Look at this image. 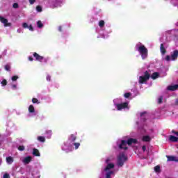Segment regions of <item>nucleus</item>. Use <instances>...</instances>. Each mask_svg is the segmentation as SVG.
Wrapping results in <instances>:
<instances>
[{
    "instance_id": "nucleus-39",
    "label": "nucleus",
    "mask_w": 178,
    "mask_h": 178,
    "mask_svg": "<svg viewBox=\"0 0 178 178\" xmlns=\"http://www.w3.org/2000/svg\"><path fill=\"white\" fill-rule=\"evenodd\" d=\"M175 33H176V30H172V31H170L168 33V34H172V35H173V34H175Z\"/></svg>"
},
{
    "instance_id": "nucleus-35",
    "label": "nucleus",
    "mask_w": 178,
    "mask_h": 178,
    "mask_svg": "<svg viewBox=\"0 0 178 178\" xmlns=\"http://www.w3.org/2000/svg\"><path fill=\"white\" fill-rule=\"evenodd\" d=\"M162 101H163V97L159 96V97L158 98L159 104H162Z\"/></svg>"
},
{
    "instance_id": "nucleus-38",
    "label": "nucleus",
    "mask_w": 178,
    "mask_h": 178,
    "mask_svg": "<svg viewBox=\"0 0 178 178\" xmlns=\"http://www.w3.org/2000/svg\"><path fill=\"white\" fill-rule=\"evenodd\" d=\"M24 149H25V147H24V145H20V146L18 147V150L19 151H24Z\"/></svg>"
},
{
    "instance_id": "nucleus-3",
    "label": "nucleus",
    "mask_w": 178,
    "mask_h": 178,
    "mask_svg": "<svg viewBox=\"0 0 178 178\" xmlns=\"http://www.w3.org/2000/svg\"><path fill=\"white\" fill-rule=\"evenodd\" d=\"M113 104L117 108V111H129L130 106H129V102H123L120 98H116L113 100Z\"/></svg>"
},
{
    "instance_id": "nucleus-8",
    "label": "nucleus",
    "mask_w": 178,
    "mask_h": 178,
    "mask_svg": "<svg viewBox=\"0 0 178 178\" xmlns=\"http://www.w3.org/2000/svg\"><path fill=\"white\" fill-rule=\"evenodd\" d=\"M151 73H149V72H145L144 75L139 76V83L140 84H144V83H147V81H148V80L149 79Z\"/></svg>"
},
{
    "instance_id": "nucleus-24",
    "label": "nucleus",
    "mask_w": 178,
    "mask_h": 178,
    "mask_svg": "<svg viewBox=\"0 0 178 178\" xmlns=\"http://www.w3.org/2000/svg\"><path fill=\"white\" fill-rule=\"evenodd\" d=\"M6 162H7L8 165H12V163H13V157H12V156L7 157Z\"/></svg>"
},
{
    "instance_id": "nucleus-7",
    "label": "nucleus",
    "mask_w": 178,
    "mask_h": 178,
    "mask_svg": "<svg viewBox=\"0 0 178 178\" xmlns=\"http://www.w3.org/2000/svg\"><path fill=\"white\" fill-rule=\"evenodd\" d=\"M19 79V76L14 75L11 76L10 81L8 84L9 88L12 91H17L19 90V83H17V79Z\"/></svg>"
},
{
    "instance_id": "nucleus-10",
    "label": "nucleus",
    "mask_w": 178,
    "mask_h": 178,
    "mask_svg": "<svg viewBox=\"0 0 178 178\" xmlns=\"http://www.w3.org/2000/svg\"><path fill=\"white\" fill-rule=\"evenodd\" d=\"M72 147L73 145H72V143H70L67 141H66L64 142V143L61 146V149L63 151H65V152H70V151H72Z\"/></svg>"
},
{
    "instance_id": "nucleus-40",
    "label": "nucleus",
    "mask_w": 178,
    "mask_h": 178,
    "mask_svg": "<svg viewBox=\"0 0 178 178\" xmlns=\"http://www.w3.org/2000/svg\"><path fill=\"white\" fill-rule=\"evenodd\" d=\"M6 55V51H4L1 55H0V59H2L3 56H5Z\"/></svg>"
},
{
    "instance_id": "nucleus-34",
    "label": "nucleus",
    "mask_w": 178,
    "mask_h": 178,
    "mask_svg": "<svg viewBox=\"0 0 178 178\" xmlns=\"http://www.w3.org/2000/svg\"><path fill=\"white\" fill-rule=\"evenodd\" d=\"M124 98H130L131 97V94L130 92H126L124 95Z\"/></svg>"
},
{
    "instance_id": "nucleus-41",
    "label": "nucleus",
    "mask_w": 178,
    "mask_h": 178,
    "mask_svg": "<svg viewBox=\"0 0 178 178\" xmlns=\"http://www.w3.org/2000/svg\"><path fill=\"white\" fill-rule=\"evenodd\" d=\"M3 178H10L9 174L5 173V174L3 175Z\"/></svg>"
},
{
    "instance_id": "nucleus-17",
    "label": "nucleus",
    "mask_w": 178,
    "mask_h": 178,
    "mask_svg": "<svg viewBox=\"0 0 178 178\" xmlns=\"http://www.w3.org/2000/svg\"><path fill=\"white\" fill-rule=\"evenodd\" d=\"M76 135H71L69 138L68 140H67V142H68L70 144H72V145H73V143H74V141H76Z\"/></svg>"
},
{
    "instance_id": "nucleus-9",
    "label": "nucleus",
    "mask_w": 178,
    "mask_h": 178,
    "mask_svg": "<svg viewBox=\"0 0 178 178\" xmlns=\"http://www.w3.org/2000/svg\"><path fill=\"white\" fill-rule=\"evenodd\" d=\"M177 58H178V50H175L171 54V56L168 55L165 56V58L163 59L164 60H166L167 62H170V60H176Z\"/></svg>"
},
{
    "instance_id": "nucleus-32",
    "label": "nucleus",
    "mask_w": 178,
    "mask_h": 178,
    "mask_svg": "<svg viewBox=\"0 0 178 178\" xmlns=\"http://www.w3.org/2000/svg\"><path fill=\"white\" fill-rule=\"evenodd\" d=\"M154 172H156L159 173V172H161V167L159 165H156L154 167Z\"/></svg>"
},
{
    "instance_id": "nucleus-42",
    "label": "nucleus",
    "mask_w": 178,
    "mask_h": 178,
    "mask_svg": "<svg viewBox=\"0 0 178 178\" xmlns=\"http://www.w3.org/2000/svg\"><path fill=\"white\" fill-rule=\"evenodd\" d=\"M13 6V8H15L16 9V8H19V4H17V3H15Z\"/></svg>"
},
{
    "instance_id": "nucleus-43",
    "label": "nucleus",
    "mask_w": 178,
    "mask_h": 178,
    "mask_svg": "<svg viewBox=\"0 0 178 178\" xmlns=\"http://www.w3.org/2000/svg\"><path fill=\"white\" fill-rule=\"evenodd\" d=\"M47 81H51V76H49V75L47 76Z\"/></svg>"
},
{
    "instance_id": "nucleus-4",
    "label": "nucleus",
    "mask_w": 178,
    "mask_h": 178,
    "mask_svg": "<svg viewBox=\"0 0 178 178\" xmlns=\"http://www.w3.org/2000/svg\"><path fill=\"white\" fill-rule=\"evenodd\" d=\"M135 49L141 56L142 59H147V57L148 56V49L145 46H144V44H143V43H137L136 44Z\"/></svg>"
},
{
    "instance_id": "nucleus-47",
    "label": "nucleus",
    "mask_w": 178,
    "mask_h": 178,
    "mask_svg": "<svg viewBox=\"0 0 178 178\" xmlns=\"http://www.w3.org/2000/svg\"><path fill=\"white\" fill-rule=\"evenodd\" d=\"M58 31H62V26H58Z\"/></svg>"
},
{
    "instance_id": "nucleus-12",
    "label": "nucleus",
    "mask_w": 178,
    "mask_h": 178,
    "mask_svg": "<svg viewBox=\"0 0 178 178\" xmlns=\"http://www.w3.org/2000/svg\"><path fill=\"white\" fill-rule=\"evenodd\" d=\"M29 116L30 118H34V116H37V111H35V108H34V106L33 104H31L29 108Z\"/></svg>"
},
{
    "instance_id": "nucleus-11",
    "label": "nucleus",
    "mask_w": 178,
    "mask_h": 178,
    "mask_svg": "<svg viewBox=\"0 0 178 178\" xmlns=\"http://www.w3.org/2000/svg\"><path fill=\"white\" fill-rule=\"evenodd\" d=\"M147 134L149 135L143 136L142 138V141H144L145 143L149 142L150 140L152 138V134H154V130L150 129L147 131Z\"/></svg>"
},
{
    "instance_id": "nucleus-37",
    "label": "nucleus",
    "mask_w": 178,
    "mask_h": 178,
    "mask_svg": "<svg viewBox=\"0 0 178 178\" xmlns=\"http://www.w3.org/2000/svg\"><path fill=\"white\" fill-rule=\"evenodd\" d=\"M5 70H7V72H9V70H10V65L9 64L5 65Z\"/></svg>"
},
{
    "instance_id": "nucleus-23",
    "label": "nucleus",
    "mask_w": 178,
    "mask_h": 178,
    "mask_svg": "<svg viewBox=\"0 0 178 178\" xmlns=\"http://www.w3.org/2000/svg\"><path fill=\"white\" fill-rule=\"evenodd\" d=\"M32 154L34 156H41V154L40 153V151L37 149H33Z\"/></svg>"
},
{
    "instance_id": "nucleus-29",
    "label": "nucleus",
    "mask_w": 178,
    "mask_h": 178,
    "mask_svg": "<svg viewBox=\"0 0 178 178\" xmlns=\"http://www.w3.org/2000/svg\"><path fill=\"white\" fill-rule=\"evenodd\" d=\"M38 140L40 141V143H45V137L38 136Z\"/></svg>"
},
{
    "instance_id": "nucleus-22",
    "label": "nucleus",
    "mask_w": 178,
    "mask_h": 178,
    "mask_svg": "<svg viewBox=\"0 0 178 178\" xmlns=\"http://www.w3.org/2000/svg\"><path fill=\"white\" fill-rule=\"evenodd\" d=\"M178 88V85H172V86H169L167 88V90L169 91H176Z\"/></svg>"
},
{
    "instance_id": "nucleus-27",
    "label": "nucleus",
    "mask_w": 178,
    "mask_h": 178,
    "mask_svg": "<svg viewBox=\"0 0 178 178\" xmlns=\"http://www.w3.org/2000/svg\"><path fill=\"white\" fill-rule=\"evenodd\" d=\"M47 138H50L52 136V130L46 131Z\"/></svg>"
},
{
    "instance_id": "nucleus-31",
    "label": "nucleus",
    "mask_w": 178,
    "mask_h": 178,
    "mask_svg": "<svg viewBox=\"0 0 178 178\" xmlns=\"http://www.w3.org/2000/svg\"><path fill=\"white\" fill-rule=\"evenodd\" d=\"M72 145L74 146L75 149H79V147H80L79 143H72Z\"/></svg>"
},
{
    "instance_id": "nucleus-26",
    "label": "nucleus",
    "mask_w": 178,
    "mask_h": 178,
    "mask_svg": "<svg viewBox=\"0 0 178 178\" xmlns=\"http://www.w3.org/2000/svg\"><path fill=\"white\" fill-rule=\"evenodd\" d=\"M151 77L153 80H155L159 77V74L158 72H154L151 75Z\"/></svg>"
},
{
    "instance_id": "nucleus-20",
    "label": "nucleus",
    "mask_w": 178,
    "mask_h": 178,
    "mask_svg": "<svg viewBox=\"0 0 178 178\" xmlns=\"http://www.w3.org/2000/svg\"><path fill=\"white\" fill-rule=\"evenodd\" d=\"M32 177L33 178H40L41 175H40V171L35 170H33L31 173Z\"/></svg>"
},
{
    "instance_id": "nucleus-16",
    "label": "nucleus",
    "mask_w": 178,
    "mask_h": 178,
    "mask_svg": "<svg viewBox=\"0 0 178 178\" xmlns=\"http://www.w3.org/2000/svg\"><path fill=\"white\" fill-rule=\"evenodd\" d=\"M168 162H178V156H166Z\"/></svg>"
},
{
    "instance_id": "nucleus-52",
    "label": "nucleus",
    "mask_w": 178,
    "mask_h": 178,
    "mask_svg": "<svg viewBox=\"0 0 178 178\" xmlns=\"http://www.w3.org/2000/svg\"><path fill=\"white\" fill-rule=\"evenodd\" d=\"M136 152H137V150H136Z\"/></svg>"
},
{
    "instance_id": "nucleus-18",
    "label": "nucleus",
    "mask_w": 178,
    "mask_h": 178,
    "mask_svg": "<svg viewBox=\"0 0 178 178\" xmlns=\"http://www.w3.org/2000/svg\"><path fill=\"white\" fill-rule=\"evenodd\" d=\"M33 57L38 60V62H42L44 60V57L40 56L37 53H33Z\"/></svg>"
},
{
    "instance_id": "nucleus-25",
    "label": "nucleus",
    "mask_w": 178,
    "mask_h": 178,
    "mask_svg": "<svg viewBox=\"0 0 178 178\" xmlns=\"http://www.w3.org/2000/svg\"><path fill=\"white\" fill-rule=\"evenodd\" d=\"M160 51H161V53L162 54V55H165V54H166V49H165L163 44H161Z\"/></svg>"
},
{
    "instance_id": "nucleus-36",
    "label": "nucleus",
    "mask_w": 178,
    "mask_h": 178,
    "mask_svg": "<svg viewBox=\"0 0 178 178\" xmlns=\"http://www.w3.org/2000/svg\"><path fill=\"white\" fill-rule=\"evenodd\" d=\"M36 10H37V12H42V8L40 6H38L36 7Z\"/></svg>"
},
{
    "instance_id": "nucleus-13",
    "label": "nucleus",
    "mask_w": 178,
    "mask_h": 178,
    "mask_svg": "<svg viewBox=\"0 0 178 178\" xmlns=\"http://www.w3.org/2000/svg\"><path fill=\"white\" fill-rule=\"evenodd\" d=\"M21 161L24 165H29L33 161V157L31 156H24L21 158Z\"/></svg>"
},
{
    "instance_id": "nucleus-15",
    "label": "nucleus",
    "mask_w": 178,
    "mask_h": 178,
    "mask_svg": "<svg viewBox=\"0 0 178 178\" xmlns=\"http://www.w3.org/2000/svg\"><path fill=\"white\" fill-rule=\"evenodd\" d=\"M0 22L3 23L4 27H10L11 24L8 22L6 18L3 17H0Z\"/></svg>"
},
{
    "instance_id": "nucleus-19",
    "label": "nucleus",
    "mask_w": 178,
    "mask_h": 178,
    "mask_svg": "<svg viewBox=\"0 0 178 178\" xmlns=\"http://www.w3.org/2000/svg\"><path fill=\"white\" fill-rule=\"evenodd\" d=\"M0 84H1V87L5 88V87H6L8 86V80H6L5 78H1L0 79Z\"/></svg>"
},
{
    "instance_id": "nucleus-33",
    "label": "nucleus",
    "mask_w": 178,
    "mask_h": 178,
    "mask_svg": "<svg viewBox=\"0 0 178 178\" xmlns=\"http://www.w3.org/2000/svg\"><path fill=\"white\" fill-rule=\"evenodd\" d=\"M32 102H33V104H40V101H38V99H37V98H33L32 99Z\"/></svg>"
},
{
    "instance_id": "nucleus-49",
    "label": "nucleus",
    "mask_w": 178,
    "mask_h": 178,
    "mask_svg": "<svg viewBox=\"0 0 178 178\" xmlns=\"http://www.w3.org/2000/svg\"><path fill=\"white\" fill-rule=\"evenodd\" d=\"M2 163V159H0V165Z\"/></svg>"
},
{
    "instance_id": "nucleus-48",
    "label": "nucleus",
    "mask_w": 178,
    "mask_h": 178,
    "mask_svg": "<svg viewBox=\"0 0 178 178\" xmlns=\"http://www.w3.org/2000/svg\"><path fill=\"white\" fill-rule=\"evenodd\" d=\"M176 105H178V99L176 100Z\"/></svg>"
},
{
    "instance_id": "nucleus-44",
    "label": "nucleus",
    "mask_w": 178,
    "mask_h": 178,
    "mask_svg": "<svg viewBox=\"0 0 178 178\" xmlns=\"http://www.w3.org/2000/svg\"><path fill=\"white\" fill-rule=\"evenodd\" d=\"M35 2V0H29V3L31 5H33V3Z\"/></svg>"
},
{
    "instance_id": "nucleus-45",
    "label": "nucleus",
    "mask_w": 178,
    "mask_h": 178,
    "mask_svg": "<svg viewBox=\"0 0 178 178\" xmlns=\"http://www.w3.org/2000/svg\"><path fill=\"white\" fill-rule=\"evenodd\" d=\"M172 133L173 134H175L176 136H178V132L175 131V130H172Z\"/></svg>"
},
{
    "instance_id": "nucleus-28",
    "label": "nucleus",
    "mask_w": 178,
    "mask_h": 178,
    "mask_svg": "<svg viewBox=\"0 0 178 178\" xmlns=\"http://www.w3.org/2000/svg\"><path fill=\"white\" fill-rule=\"evenodd\" d=\"M37 26H38V29H42V27H44V23H42V22L41 21H38Z\"/></svg>"
},
{
    "instance_id": "nucleus-51",
    "label": "nucleus",
    "mask_w": 178,
    "mask_h": 178,
    "mask_svg": "<svg viewBox=\"0 0 178 178\" xmlns=\"http://www.w3.org/2000/svg\"><path fill=\"white\" fill-rule=\"evenodd\" d=\"M17 32H18V33H20V31H19V30H18V31H17Z\"/></svg>"
},
{
    "instance_id": "nucleus-46",
    "label": "nucleus",
    "mask_w": 178,
    "mask_h": 178,
    "mask_svg": "<svg viewBox=\"0 0 178 178\" xmlns=\"http://www.w3.org/2000/svg\"><path fill=\"white\" fill-rule=\"evenodd\" d=\"M29 60H30L31 62H33V59L32 56H29Z\"/></svg>"
},
{
    "instance_id": "nucleus-2",
    "label": "nucleus",
    "mask_w": 178,
    "mask_h": 178,
    "mask_svg": "<svg viewBox=\"0 0 178 178\" xmlns=\"http://www.w3.org/2000/svg\"><path fill=\"white\" fill-rule=\"evenodd\" d=\"M137 143H138V140L133 138H129L127 140L120 139L117 140L116 145H114V149H120V151H127L130 145L137 144Z\"/></svg>"
},
{
    "instance_id": "nucleus-21",
    "label": "nucleus",
    "mask_w": 178,
    "mask_h": 178,
    "mask_svg": "<svg viewBox=\"0 0 178 178\" xmlns=\"http://www.w3.org/2000/svg\"><path fill=\"white\" fill-rule=\"evenodd\" d=\"M22 26L24 29H29V30H30V31H34V28H33L32 25H29L27 23H24L22 24Z\"/></svg>"
},
{
    "instance_id": "nucleus-5",
    "label": "nucleus",
    "mask_w": 178,
    "mask_h": 178,
    "mask_svg": "<svg viewBox=\"0 0 178 178\" xmlns=\"http://www.w3.org/2000/svg\"><path fill=\"white\" fill-rule=\"evenodd\" d=\"M96 33L99 34L100 36H97V38H108V35H105V21L100 20L98 22V26L96 29Z\"/></svg>"
},
{
    "instance_id": "nucleus-30",
    "label": "nucleus",
    "mask_w": 178,
    "mask_h": 178,
    "mask_svg": "<svg viewBox=\"0 0 178 178\" xmlns=\"http://www.w3.org/2000/svg\"><path fill=\"white\" fill-rule=\"evenodd\" d=\"M140 150L142 151V152H146V154H148V150H147V147L145 145H143Z\"/></svg>"
},
{
    "instance_id": "nucleus-1",
    "label": "nucleus",
    "mask_w": 178,
    "mask_h": 178,
    "mask_svg": "<svg viewBox=\"0 0 178 178\" xmlns=\"http://www.w3.org/2000/svg\"><path fill=\"white\" fill-rule=\"evenodd\" d=\"M116 157L115 154H110L104 159V167L102 168L101 174L99 178H111L116 175L118 169H116Z\"/></svg>"
},
{
    "instance_id": "nucleus-6",
    "label": "nucleus",
    "mask_w": 178,
    "mask_h": 178,
    "mask_svg": "<svg viewBox=\"0 0 178 178\" xmlns=\"http://www.w3.org/2000/svg\"><path fill=\"white\" fill-rule=\"evenodd\" d=\"M125 162H127V155L124 152H120V154L117 155V166L122 168Z\"/></svg>"
},
{
    "instance_id": "nucleus-14",
    "label": "nucleus",
    "mask_w": 178,
    "mask_h": 178,
    "mask_svg": "<svg viewBox=\"0 0 178 178\" xmlns=\"http://www.w3.org/2000/svg\"><path fill=\"white\" fill-rule=\"evenodd\" d=\"M140 122H136V124H140L143 123V122H145V119L148 118V113L147 112L140 113Z\"/></svg>"
},
{
    "instance_id": "nucleus-50",
    "label": "nucleus",
    "mask_w": 178,
    "mask_h": 178,
    "mask_svg": "<svg viewBox=\"0 0 178 178\" xmlns=\"http://www.w3.org/2000/svg\"><path fill=\"white\" fill-rule=\"evenodd\" d=\"M44 62H47V58H44Z\"/></svg>"
}]
</instances>
